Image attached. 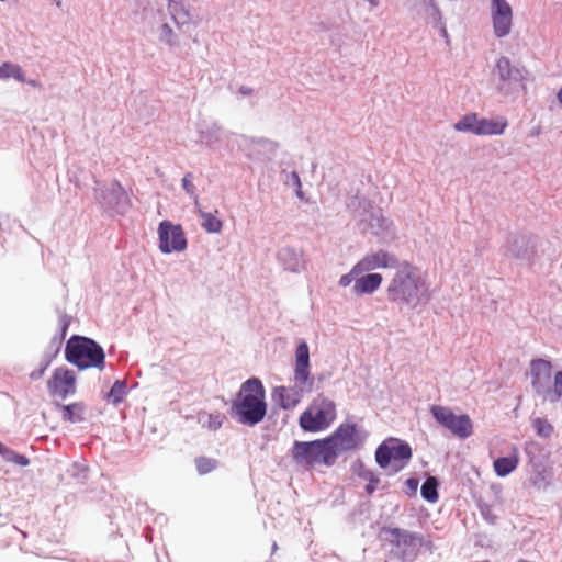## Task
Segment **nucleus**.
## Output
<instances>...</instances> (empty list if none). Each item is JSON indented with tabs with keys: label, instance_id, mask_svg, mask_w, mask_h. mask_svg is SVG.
Masks as SVG:
<instances>
[{
	"label": "nucleus",
	"instance_id": "f257e3e1",
	"mask_svg": "<svg viewBox=\"0 0 562 562\" xmlns=\"http://www.w3.org/2000/svg\"><path fill=\"white\" fill-rule=\"evenodd\" d=\"M385 294L387 301L401 311H413L426 305L431 299L427 281L419 269L407 260H402L401 266L395 269L386 284Z\"/></svg>",
	"mask_w": 562,
	"mask_h": 562
},
{
	"label": "nucleus",
	"instance_id": "f03ea898",
	"mask_svg": "<svg viewBox=\"0 0 562 562\" xmlns=\"http://www.w3.org/2000/svg\"><path fill=\"white\" fill-rule=\"evenodd\" d=\"M231 415L245 426H256L267 415L266 391L260 379L246 380L232 402Z\"/></svg>",
	"mask_w": 562,
	"mask_h": 562
},
{
	"label": "nucleus",
	"instance_id": "7ed1b4c3",
	"mask_svg": "<svg viewBox=\"0 0 562 562\" xmlns=\"http://www.w3.org/2000/svg\"><path fill=\"white\" fill-rule=\"evenodd\" d=\"M65 359L80 371L90 368L98 370L105 368V352L103 347L98 341L87 336H70L65 346Z\"/></svg>",
	"mask_w": 562,
	"mask_h": 562
},
{
	"label": "nucleus",
	"instance_id": "20e7f679",
	"mask_svg": "<svg viewBox=\"0 0 562 562\" xmlns=\"http://www.w3.org/2000/svg\"><path fill=\"white\" fill-rule=\"evenodd\" d=\"M531 387L537 396L550 403L562 398V371H557L551 386L552 366L544 359H535L530 363Z\"/></svg>",
	"mask_w": 562,
	"mask_h": 562
},
{
	"label": "nucleus",
	"instance_id": "39448f33",
	"mask_svg": "<svg viewBox=\"0 0 562 562\" xmlns=\"http://www.w3.org/2000/svg\"><path fill=\"white\" fill-rule=\"evenodd\" d=\"M290 457L304 470H311L316 464L329 468L336 462L325 438L311 441L295 440L290 449Z\"/></svg>",
	"mask_w": 562,
	"mask_h": 562
},
{
	"label": "nucleus",
	"instance_id": "423d86ee",
	"mask_svg": "<svg viewBox=\"0 0 562 562\" xmlns=\"http://www.w3.org/2000/svg\"><path fill=\"white\" fill-rule=\"evenodd\" d=\"M375 462L383 470L389 469V474H396L402 471L411 461L413 450L405 440L389 437L375 449Z\"/></svg>",
	"mask_w": 562,
	"mask_h": 562
},
{
	"label": "nucleus",
	"instance_id": "0eeeda50",
	"mask_svg": "<svg viewBox=\"0 0 562 562\" xmlns=\"http://www.w3.org/2000/svg\"><path fill=\"white\" fill-rule=\"evenodd\" d=\"M494 75L498 79L497 90L505 97L526 92V83L529 80L528 70L519 65L513 64L506 56L497 59Z\"/></svg>",
	"mask_w": 562,
	"mask_h": 562
},
{
	"label": "nucleus",
	"instance_id": "6e6552de",
	"mask_svg": "<svg viewBox=\"0 0 562 562\" xmlns=\"http://www.w3.org/2000/svg\"><path fill=\"white\" fill-rule=\"evenodd\" d=\"M381 540L391 547L390 553L401 562H412L415 557V548L422 537L406 529L398 527H382L380 530Z\"/></svg>",
	"mask_w": 562,
	"mask_h": 562
},
{
	"label": "nucleus",
	"instance_id": "1a4fd4ad",
	"mask_svg": "<svg viewBox=\"0 0 562 562\" xmlns=\"http://www.w3.org/2000/svg\"><path fill=\"white\" fill-rule=\"evenodd\" d=\"M94 198L100 204L102 210L111 215H124L126 214L132 202L122 184L114 180L110 184H103L98 180H94Z\"/></svg>",
	"mask_w": 562,
	"mask_h": 562
},
{
	"label": "nucleus",
	"instance_id": "9d476101",
	"mask_svg": "<svg viewBox=\"0 0 562 562\" xmlns=\"http://www.w3.org/2000/svg\"><path fill=\"white\" fill-rule=\"evenodd\" d=\"M367 437L368 432L364 429H358L356 423H342L325 437V440L336 461L342 452L361 448Z\"/></svg>",
	"mask_w": 562,
	"mask_h": 562
},
{
	"label": "nucleus",
	"instance_id": "9b49d317",
	"mask_svg": "<svg viewBox=\"0 0 562 562\" xmlns=\"http://www.w3.org/2000/svg\"><path fill=\"white\" fill-rule=\"evenodd\" d=\"M315 404L318 406L314 414L311 409H306L299 418V425L304 431L318 432L325 430L336 418V404L334 401L318 395Z\"/></svg>",
	"mask_w": 562,
	"mask_h": 562
},
{
	"label": "nucleus",
	"instance_id": "f8f14e48",
	"mask_svg": "<svg viewBox=\"0 0 562 562\" xmlns=\"http://www.w3.org/2000/svg\"><path fill=\"white\" fill-rule=\"evenodd\" d=\"M347 206L355 213V216L359 218L362 226L371 227L372 233L376 236L382 235L389 231L391 221L384 217L381 210H373L370 201L358 195L349 199Z\"/></svg>",
	"mask_w": 562,
	"mask_h": 562
},
{
	"label": "nucleus",
	"instance_id": "ddd939ff",
	"mask_svg": "<svg viewBox=\"0 0 562 562\" xmlns=\"http://www.w3.org/2000/svg\"><path fill=\"white\" fill-rule=\"evenodd\" d=\"M507 125L508 122L505 117H498L496 120L480 119L476 113H468L454 123L453 128L457 132L471 133L477 136L502 135Z\"/></svg>",
	"mask_w": 562,
	"mask_h": 562
},
{
	"label": "nucleus",
	"instance_id": "4468645a",
	"mask_svg": "<svg viewBox=\"0 0 562 562\" xmlns=\"http://www.w3.org/2000/svg\"><path fill=\"white\" fill-rule=\"evenodd\" d=\"M430 413L439 425L460 439H467L473 432L472 420L467 414L456 415L450 407L441 405H432Z\"/></svg>",
	"mask_w": 562,
	"mask_h": 562
},
{
	"label": "nucleus",
	"instance_id": "2eb2a0df",
	"mask_svg": "<svg viewBox=\"0 0 562 562\" xmlns=\"http://www.w3.org/2000/svg\"><path fill=\"white\" fill-rule=\"evenodd\" d=\"M158 248L162 254L181 252L187 249L188 240L181 225L165 220L158 225Z\"/></svg>",
	"mask_w": 562,
	"mask_h": 562
},
{
	"label": "nucleus",
	"instance_id": "dca6fc26",
	"mask_svg": "<svg viewBox=\"0 0 562 562\" xmlns=\"http://www.w3.org/2000/svg\"><path fill=\"white\" fill-rule=\"evenodd\" d=\"M48 392L52 395L66 400L76 393V374L66 367H58L53 371L47 382Z\"/></svg>",
	"mask_w": 562,
	"mask_h": 562
},
{
	"label": "nucleus",
	"instance_id": "f3484780",
	"mask_svg": "<svg viewBox=\"0 0 562 562\" xmlns=\"http://www.w3.org/2000/svg\"><path fill=\"white\" fill-rule=\"evenodd\" d=\"M402 261L398 257L385 249L368 252L358 261V270L364 272L374 271L376 269H397Z\"/></svg>",
	"mask_w": 562,
	"mask_h": 562
},
{
	"label": "nucleus",
	"instance_id": "a211bd4d",
	"mask_svg": "<svg viewBox=\"0 0 562 562\" xmlns=\"http://www.w3.org/2000/svg\"><path fill=\"white\" fill-rule=\"evenodd\" d=\"M491 15L495 36H507L513 24V10L509 3L506 0H492Z\"/></svg>",
	"mask_w": 562,
	"mask_h": 562
},
{
	"label": "nucleus",
	"instance_id": "6ab92c4d",
	"mask_svg": "<svg viewBox=\"0 0 562 562\" xmlns=\"http://www.w3.org/2000/svg\"><path fill=\"white\" fill-rule=\"evenodd\" d=\"M313 387L314 385L310 383L306 385L295 383L293 387L277 386L272 392V401L282 409H293L301 402L303 393L312 392Z\"/></svg>",
	"mask_w": 562,
	"mask_h": 562
},
{
	"label": "nucleus",
	"instance_id": "aec40b11",
	"mask_svg": "<svg viewBox=\"0 0 562 562\" xmlns=\"http://www.w3.org/2000/svg\"><path fill=\"white\" fill-rule=\"evenodd\" d=\"M524 451L528 464L531 467L537 479H544V472L551 454L550 450L542 443L530 440L525 443Z\"/></svg>",
	"mask_w": 562,
	"mask_h": 562
},
{
	"label": "nucleus",
	"instance_id": "412c9836",
	"mask_svg": "<svg viewBox=\"0 0 562 562\" xmlns=\"http://www.w3.org/2000/svg\"><path fill=\"white\" fill-rule=\"evenodd\" d=\"M278 145L273 140L265 137H246L245 150L248 158L255 161L270 160L276 151Z\"/></svg>",
	"mask_w": 562,
	"mask_h": 562
},
{
	"label": "nucleus",
	"instance_id": "4be33fe9",
	"mask_svg": "<svg viewBox=\"0 0 562 562\" xmlns=\"http://www.w3.org/2000/svg\"><path fill=\"white\" fill-rule=\"evenodd\" d=\"M294 382L314 385V379L310 373V348L306 341H301L295 349Z\"/></svg>",
	"mask_w": 562,
	"mask_h": 562
},
{
	"label": "nucleus",
	"instance_id": "5701e85b",
	"mask_svg": "<svg viewBox=\"0 0 562 562\" xmlns=\"http://www.w3.org/2000/svg\"><path fill=\"white\" fill-rule=\"evenodd\" d=\"M530 241L526 234H509L506 240L507 255L518 260H529L533 254Z\"/></svg>",
	"mask_w": 562,
	"mask_h": 562
},
{
	"label": "nucleus",
	"instance_id": "b1692460",
	"mask_svg": "<svg viewBox=\"0 0 562 562\" xmlns=\"http://www.w3.org/2000/svg\"><path fill=\"white\" fill-rule=\"evenodd\" d=\"M277 259L283 269L290 272H300L305 263L303 251L292 246L279 249Z\"/></svg>",
	"mask_w": 562,
	"mask_h": 562
},
{
	"label": "nucleus",
	"instance_id": "393cba45",
	"mask_svg": "<svg viewBox=\"0 0 562 562\" xmlns=\"http://www.w3.org/2000/svg\"><path fill=\"white\" fill-rule=\"evenodd\" d=\"M383 282V277L378 272H364L360 274L353 284L352 291L357 295H370L376 292Z\"/></svg>",
	"mask_w": 562,
	"mask_h": 562
},
{
	"label": "nucleus",
	"instance_id": "a878e982",
	"mask_svg": "<svg viewBox=\"0 0 562 562\" xmlns=\"http://www.w3.org/2000/svg\"><path fill=\"white\" fill-rule=\"evenodd\" d=\"M198 132L200 135V139L207 147H214L216 144L221 142L222 127L213 122V123H200L198 126Z\"/></svg>",
	"mask_w": 562,
	"mask_h": 562
},
{
	"label": "nucleus",
	"instance_id": "bb28decb",
	"mask_svg": "<svg viewBox=\"0 0 562 562\" xmlns=\"http://www.w3.org/2000/svg\"><path fill=\"white\" fill-rule=\"evenodd\" d=\"M168 11L179 27L191 22L190 9L181 0H168Z\"/></svg>",
	"mask_w": 562,
	"mask_h": 562
},
{
	"label": "nucleus",
	"instance_id": "cd10ccee",
	"mask_svg": "<svg viewBox=\"0 0 562 562\" xmlns=\"http://www.w3.org/2000/svg\"><path fill=\"white\" fill-rule=\"evenodd\" d=\"M59 351L60 348L57 346H53L52 342L49 341L47 348L45 349L40 360L38 368L30 373V379L33 381L40 380L44 375L45 371L50 366L55 357L59 353Z\"/></svg>",
	"mask_w": 562,
	"mask_h": 562
},
{
	"label": "nucleus",
	"instance_id": "c85d7f7f",
	"mask_svg": "<svg viewBox=\"0 0 562 562\" xmlns=\"http://www.w3.org/2000/svg\"><path fill=\"white\" fill-rule=\"evenodd\" d=\"M519 463L518 456L516 453L506 456V457H499L494 461V471L497 476L505 477L508 474H510Z\"/></svg>",
	"mask_w": 562,
	"mask_h": 562
},
{
	"label": "nucleus",
	"instance_id": "c756f323",
	"mask_svg": "<svg viewBox=\"0 0 562 562\" xmlns=\"http://www.w3.org/2000/svg\"><path fill=\"white\" fill-rule=\"evenodd\" d=\"M438 487V479L432 475L427 476L420 487L422 497L428 503H436L439 499Z\"/></svg>",
	"mask_w": 562,
	"mask_h": 562
},
{
	"label": "nucleus",
	"instance_id": "7c9ffc66",
	"mask_svg": "<svg viewBox=\"0 0 562 562\" xmlns=\"http://www.w3.org/2000/svg\"><path fill=\"white\" fill-rule=\"evenodd\" d=\"M59 312V318H58V333L53 336L50 339V342L53 346H57L61 349L63 342L67 336L69 326L71 324L72 317L66 313Z\"/></svg>",
	"mask_w": 562,
	"mask_h": 562
},
{
	"label": "nucleus",
	"instance_id": "2f4dec72",
	"mask_svg": "<svg viewBox=\"0 0 562 562\" xmlns=\"http://www.w3.org/2000/svg\"><path fill=\"white\" fill-rule=\"evenodd\" d=\"M127 394V383L125 380H116L110 391L105 395V400L109 403H112L113 405L117 406L120 403L123 402L124 397Z\"/></svg>",
	"mask_w": 562,
	"mask_h": 562
},
{
	"label": "nucleus",
	"instance_id": "473e14b6",
	"mask_svg": "<svg viewBox=\"0 0 562 562\" xmlns=\"http://www.w3.org/2000/svg\"><path fill=\"white\" fill-rule=\"evenodd\" d=\"M199 216L201 218V226L207 232L212 234L220 233L223 227V223L220 218H217L212 213L199 210Z\"/></svg>",
	"mask_w": 562,
	"mask_h": 562
},
{
	"label": "nucleus",
	"instance_id": "72a5a7b5",
	"mask_svg": "<svg viewBox=\"0 0 562 562\" xmlns=\"http://www.w3.org/2000/svg\"><path fill=\"white\" fill-rule=\"evenodd\" d=\"M194 465L199 475H206L216 470L220 462L214 458L200 456L194 459Z\"/></svg>",
	"mask_w": 562,
	"mask_h": 562
},
{
	"label": "nucleus",
	"instance_id": "f704fd0d",
	"mask_svg": "<svg viewBox=\"0 0 562 562\" xmlns=\"http://www.w3.org/2000/svg\"><path fill=\"white\" fill-rule=\"evenodd\" d=\"M476 507L481 514V517L488 524V525H496L498 520V516L494 514L493 512V504H490L485 502L483 498L476 499Z\"/></svg>",
	"mask_w": 562,
	"mask_h": 562
},
{
	"label": "nucleus",
	"instance_id": "c9c22d12",
	"mask_svg": "<svg viewBox=\"0 0 562 562\" xmlns=\"http://www.w3.org/2000/svg\"><path fill=\"white\" fill-rule=\"evenodd\" d=\"M357 475L359 479L367 481L366 492L372 495L380 484L379 475L370 469H362V471L357 472Z\"/></svg>",
	"mask_w": 562,
	"mask_h": 562
},
{
	"label": "nucleus",
	"instance_id": "e433bc0d",
	"mask_svg": "<svg viewBox=\"0 0 562 562\" xmlns=\"http://www.w3.org/2000/svg\"><path fill=\"white\" fill-rule=\"evenodd\" d=\"M14 78L18 81H24V72L19 65L4 63L0 66V79Z\"/></svg>",
	"mask_w": 562,
	"mask_h": 562
},
{
	"label": "nucleus",
	"instance_id": "4c0bfd02",
	"mask_svg": "<svg viewBox=\"0 0 562 562\" xmlns=\"http://www.w3.org/2000/svg\"><path fill=\"white\" fill-rule=\"evenodd\" d=\"M63 411V419L69 423H79L83 420V417L80 414H76L75 409H78L80 413L83 411V406L80 403H72L68 405H58Z\"/></svg>",
	"mask_w": 562,
	"mask_h": 562
},
{
	"label": "nucleus",
	"instance_id": "58836bf2",
	"mask_svg": "<svg viewBox=\"0 0 562 562\" xmlns=\"http://www.w3.org/2000/svg\"><path fill=\"white\" fill-rule=\"evenodd\" d=\"M422 14H429V23H431L435 27L440 26V24L445 23L442 19V13L438 5L436 4L435 0H430L429 3H427L423 8Z\"/></svg>",
	"mask_w": 562,
	"mask_h": 562
},
{
	"label": "nucleus",
	"instance_id": "ea45409f",
	"mask_svg": "<svg viewBox=\"0 0 562 562\" xmlns=\"http://www.w3.org/2000/svg\"><path fill=\"white\" fill-rule=\"evenodd\" d=\"M224 416L220 413L216 414H203L199 416V423L203 427H207L210 430H217L222 427Z\"/></svg>",
	"mask_w": 562,
	"mask_h": 562
},
{
	"label": "nucleus",
	"instance_id": "a19ab883",
	"mask_svg": "<svg viewBox=\"0 0 562 562\" xmlns=\"http://www.w3.org/2000/svg\"><path fill=\"white\" fill-rule=\"evenodd\" d=\"M532 426L536 434L541 438H550L554 431L553 426L542 417H537L532 420Z\"/></svg>",
	"mask_w": 562,
	"mask_h": 562
},
{
	"label": "nucleus",
	"instance_id": "79ce46f5",
	"mask_svg": "<svg viewBox=\"0 0 562 562\" xmlns=\"http://www.w3.org/2000/svg\"><path fill=\"white\" fill-rule=\"evenodd\" d=\"M2 459L7 462H12L14 464H18L20 467H27L30 464V459L20 454L9 447H5L3 453L1 454Z\"/></svg>",
	"mask_w": 562,
	"mask_h": 562
},
{
	"label": "nucleus",
	"instance_id": "37998d69",
	"mask_svg": "<svg viewBox=\"0 0 562 562\" xmlns=\"http://www.w3.org/2000/svg\"><path fill=\"white\" fill-rule=\"evenodd\" d=\"M159 41L167 44L169 47H175L178 45V37L169 24L164 23L160 26Z\"/></svg>",
	"mask_w": 562,
	"mask_h": 562
},
{
	"label": "nucleus",
	"instance_id": "c03bdc74",
	"mask_svg": "<svg viewBox=\"0 0 562 562\" xmlns=\"http://www.w3.org/2000/svg\"><path fill=\"white\" fill-rule=\"evenodd\" d=\"M284 184L288 187L295 188V193L299 199H303L304 193L302 191V182L299 173L296 171H291L285 175Z\"/></svg>",
	"mask_w": 562,
	"mask_h": 562
},
{
	"label": "nucleus",
	"instance_id": "a18cd8bd",
	"mask_svg": "<svg viewBox=\"0 0 562 562\" xmlns=\"http://www.w3.org/2000/svg\"><path fill=\"white\" fill-rule=\"evenodd\" d=\"M363 271L362 270H358V262L351 268V270L346 273V274H342L339 279V285L340 286H348L350 285L353 281L356 282V279L362 274Z\"/></svg>",
	"mask_w": 562,
	"mask_h": 562
},
{
	"label": "nucleus",
	"instance_id": "49530a36",
	"mask_svg": "<svg viewBox=\"0 0 562 562\" xmlns=\"http://www.w3.org/2000/svg\"><path fill=\"white\" fill-rule=\"evenodd\" d=\"M182 189L186 191L188 195L198 199L195 194V186L193 184V175L191 172H187L181 180Z\"/></svg>",
	"mask_w": 562,
	"mask_h": 562
},
{
	"label": "nucleus",
	"instance_id": "de8ad7c7",
	"mask_svg": "<svg viewBox=\"0 0 562 562\" xmlns=\"http://www.w3.org/2000/svg\"><path fill=\"white\" fill-rule=\"evenodd\" d=\"M430 0H406V5L411 11L416 12L417 15H422L423 8L429 3Z\"/></svg>",
	"mask_w": 562,
	"mask_h": 562
},
{
	"label": "nucleus",
	"instance_id": "09e8293b",
	"mask_svg": "<svg viewBox=\"0 0 562 562\" xmlns=\"http://www.w3.org/2000/svg\"><path fill=\"white\" fill-rule=\"evenodd\" d=\"M69 473L74 477L86 479L87 477V468L83 464L75 462L71 465V469L69 470Z\"/></svg>",
	"mask_w": 562,
	"mask_h": 562
},
{
	"label": "nucleus",
	"instance_id": "8fccbe9b",
	"mask_svg": "<svg viewBox=\"0 0 562 562\" xmlns=\"http://www.w3.org/2000/svg\"><path fill=\"white\" fill-rule=\"evenodd\" d=\"M406 494L408 496H415L418 490L419 480L417 477H409L405 481Z\"/></svg>",
	"mask_w": 562,
	"mask_h": 562
},
{
	"label": "nucleus",
	"instance_id": "3c124183",
	"mask_svg": "<svg viewBox=\"0 0 562 562\" xmlns=\"http://www.w3.org/2000/svg\"><path fill=\"white\" fill-rule=\"evenodd\" d=\"M437 29L439 30L440 35L445 38L446 43L449 44V35H448L446 24L442 23Z\"/></svg>",
	"mask_w": 562,
	"mask_h": 562
},
{
	"label": "nucleus",
	"instance_id": "603ef678",
	"mask_svg": "<svg viewBox=\"0 0 562 562\" xmlns=\"http://www.w3.org/2000/svg\"><path fill=\"white\" fill-rule=\"evenodd\" d=\"M492 490L495 492V502H497L498 504H502L503 501H502V497H501V486L499 485H492Z\"/></svg>",
	"mask_w": 562,
	"mask_h": 562
},
{
	"label": "nucleus",
	"instance_id": "864d4df0",
	"mask_svg": "<svg viewBox=\"0 0 562 562\" xmlns=\"http://www.w3.org/2000/svg\"><path fill=\"white\" fill-rule=\"evenodd\" d=\"M254 92L252 88L248 86H241L238 89V93L241 95H250Z\"/></svg>",
	"mask_w": 562,
	"mask_h": 562
},
{
	"label": "nucleus",
	"instance_id": "5fc2aeb1",
	"mask_svg": "<svg viewBox=\"0 0 562 562\" xmlns=\"http://www.w3.org/2000/svg\"><path fill=\"white\" fill-rule=\"evenodd\" d=\"M352 469H353V472L357 474L358 471H362V469H367V468L360 460H358L357 462L353 463Z\"/></svg>",
	"mask_w": 562,
	"mask_h": 562
},
{
	"label": "nucleus",
	"instance_id": "6e6d98bb",
	"mask_svg": "<svg viewBox=\"0 0 562 562\" xmlns=\"http://www.w3.org/2000/svg\"><path fill=\"white\" fill-rule=\"evenodd\" d=\"M558 101L562 104V88L557 93Z\"/></svg>",
	"mask_w": 562,
	"mask_h": 562
},
{
	"label": "nucleus",
	"instance_id": "4d7b16f0",
	"mask_svg": "<svg viewBox=\"0 0 562 562\" xmlns=\"http://www.w3.org/2000/svg\"><path fill=\"white\" fill-rule=\"evenodd\" d=\"M277 550H278V544H277V542H273L272 547H271V553L272 554L276 553Z\"/></svg>",
	"mask_w": 562,
	"mask_h": 562
},
{
	"label": "nucleus",
	"instance_id": "13d9d810",
	"mask_svg": "<svg viewBox=\"0 0 562 562\" xmlns=\"http://www.w3.org/2000/svg\"><path fill=\"white\" fill-rule=\"evenodd\" d=\"M5 445H3L1 441H0V456L3 453L4 449H5Z\"/></svg>",
	"mask_w": 562,
	"mask_h": 562
},
{
	"label": "nucleus",
	"instance_id": "bf43d9fd",
	"mask_svg": "<svg viewBox=\"0 0 562 562\" xmlns=\"http://www.w3.org/2000/svg\"><path fill=\"white\" fill-rule=\"evenodd\" d=\"M56 4H57V7H60L61 5V1L60 0H56Z\"/></svg>",
	"mask_w": 562,
	"mask_h": 562
},
{
	"label": "nucleus",
	"instance_id": "052dcab7",
	"mask_svg": "<svg viewBox=\"0 0 562 562\" xmlns=\"http://www.w3.org/2000/svg\"><path fill=\"white\" fill-rule=\"evenodd\" d=\"M267 562H273V561H267Z\"/></svg>",
	"mask_w": 562,
	"mask_h": 562
}]
</instances>
